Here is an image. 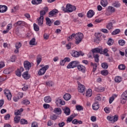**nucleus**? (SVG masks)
Wrapping results in <instances>:
<instances>
[{
	"mask_svg": "<svg viewBox=\"0 0 127 127\" xmlns=\"http://www.w3.org/2000/svg\"><path fill=\"white\" fill-rule=\"evenodd\" d=\"M62 9L63 10V11H64V12H72V11L76 10V6L74 5H72L70 4H67L66 5V8H65L64 6H63L62 7Z\"/></svg>",
	"mask_w": 127,
	"mask_h": 127,
	"instance_id": "f257e3e1",
	"label": "nucleus"
},
{
	"mask_svg": "<svg viewBox=\"0 0 127 127\" xmlns=\"http://www.w3.org/2000/svg\"><path fill=\"white\" fill-rule=\"evenodd\" d=\"M84 37V35L81 32L77 33L75 34L74 38L75 39V44H79L80 42H82V39Z\"/></svg>",
	"mask_w": 127,
	"mask_h": 127,
	"instance_id": "f03ea898",
	"label": "nucleus"
},
{
	"mask_svg": "<svg viewBox=\"0 0 127 127\" xmlns=\"http://www.w3.org/2000/svg\"><path fill=\"white\" fill-rule=\"evenodd\" d=\"M49 68V65H46L45 66L42 67L41 69H39L38 71V75L39 76H42L45 74V72H46V70L48 69Z\"/></svg>",
	"mask_w": 127,
	"mask_h": 127,
	"instance_id": "7ed1b4c3",
	"label": "nucleus"
},
{
	"mask_svg": "<svg viewBox=\"0 0 127 127\" xmlns=\"http://www.w3.org/2000/svg\"><path fill=\"white\" fill-rule=\"evenodd\" d=\"M79 64V62L77 61H73L70 62L67 66V69H71L72 68H75V67H77L78 64Z\"/></svg>",
	"mask_w": 127,
	"mask_h": 127,
	"instance_id": "20e7f679",
	"label": "nucleus"
},
{
	"mask_svg": "<svg viewBox=\"0 0 127 127\" xmlns=\"http://www.w3.org/2000/svg\"><path fill=\"white\" fill-rule=\"evenodd\" d=\"M107 120L111 122V123H115L119 120V117L117 115H115V116H108L107 117Z\"/></svg>",
	"mask_w": 127,
	"mask_h": 127,
	"instance_id": "39448f33",
	"label": "nucleus"
},
{
	"mask_svg": "<svg viewBox=\"0 0 127 127\" xmlns=\"http://www.w3.org/2000/svg\"><path fill=\"white\" fill-rule=\"evenodd\" d=\"M4 95H5L6 97L7 98V100L8 101H10L11 100V93H10V91L8 89H5L4 90Z\"/></svg>",
	"mask_w": 127,
	"mask_h": 127,
	"instance_id": "423d86ee",
	"label": "nucleus"
},
{
	"mask_svg": "<svg viewBox=\"0 0 127 127\" xmlns=\"http://www.w3.org/2000/svg\"><path fill=\"white\" fill-rule=\"evenodd\" d=\"M85 90H86V88H85V86L84 85L81 84V83H78V91L79 93H83L85 92Z\"/></svg>",
	"mask_w": 127,
	"mask_h": 127,
	"instance_id": "0eeeda50",
	"label": "nucleus"
},
{
	"mask_svg": "<svg viewBox=\"0 0 127 127\" xmlns=\"http://www.w3.org/2000/svg\"><path fill=\"white\" fill-rule=\"evenodd\" d=\"M24 67L26 70H29V69L31 68V64L28 61H25L24 62Z\"/></svg>",
	"mask_w": 127,
	"mask_h": 127,
	"instance_id": "6e6552de",
	"label": "nucleus"
},
{
	"mask_svg": "<svg viewBox=\"0 0 127 127\" xmlns=\"http://www.w3.org/2000/svg\"><path fill=\"white\" fill-rule=\"evenodd\" d=\"M92 52L93 54H95V53H100L102 54L103 53V50L102 48H96L92 50Z\"/></svg>",
	"mask_w": 127,
	"mask_h": 127,
	"instance_id": "1a4fd4ad",
	"label": "nucleus"
},
{
	"mask_svg": "<svg viewBox=\"0 0 127 127\" xmlns=\"http://www.w3.org/2000/svg\"><path fill=\"white\" fill-rule=\"evenodd\" d=\"M44 20V18L40 17L37 19V22L39 25V26H43V21Z\"/></svg>",
	"mask_w": 127,
	"mask_h": 127,
	"instance_id": "9d476101",
	"label": "nucleus"
},
{
	"mask_svg": "<svg viewBox=\"0 0 127 127\" xmlns=\"http://www.w3.org/2000/svg\"><path fill=\"white\" fill-rule=\"evenodd\" d=\"M92 109L94 111H98L99 109H100V105L99 103L96 101L93 105H92Z\"/></svg>",
	"mask_w": 127,
	"mask_h": 127,
	"instance_id": "9b49d317",
	"label": "nucleus"
},
{
	"mask_svg": "<svg viewBox=\"0 0 127 127\" xmlns=\"http://www.w3.org/2000/svg\"><path fill=\"white\" fill-rule=\"evenodd\" d=\"M22 76L25 80H28L30 78V75L28 74V71H25Z\"/></svg>",
	"mask_w": 127,
	"mask_h": 127,
	"instance_id": "f8f14e48",
	"label": "nucleus"
},
{
	"mask_svg": "<svg viewBox=\"0 0 127 127\" xmlns=\"http://www.w3.org/2000/svg\"><path fill=\"white\" fill-rule=\"evenodd\" d=\"M95 14V12L93 11V10H90L88 11L87 13V16L89 18H91V17H93L94 16V15Z\"/></svg>",
	"mask_w": 127,
	"mask_h": 127,
	"instance_id": "ddd939ff",
	"label": "nucleus"
},
{
	"mask_svg": "<svg viewBox=\"0 0 127 127\" xmlns=\"http://www.w3.org/2000/svg\"><path fill=\"white\" fill-rule=\"evenodd\" d=\"M54 113H55V114H56L57 115H61V113H62V110H61V108H55L54 110Z\"/></svg>",
	"mask_w": 127,
	"mask_h": 127,
	"instance_id": "4468645a",
	"label": "nucleus"
},
{
	"mask_svg": "<svg viewBox=\"0 0 127 127\" xmlns=\"http://www.w3.org/2000/svg\"><path fill=\"white\" fill-rule=\"evenodd\" d=\"M64 114L66 115V116H70V114L71 113V110L68 107H66L64 110Z\"/></svg>",
	"mask_w": 127,
	"mask_h": 127,
	"instance_id": "2eb2a0df",
	"label": "nucleus"
},
{
	"mask_svg": "<svg viewBox=\"0 0 127 127\" xmlns=\"http://www.w3.org/2000/svg\"><path fill=\"white\" fill-rule=\"evenodd\" d=\"M77 69L79 71H81L83 73H85V66H83V65H77Z\"/></svg>",
	"mask_w": 127,
	"mask_h": 127,
	"instance_id": "dca6fc26",
	"label": "nucleus"
},
{
	"mask_svg": "<svg viewBox=\"0 0 127 127\" xmlns=\"http://www.w3.org/2000/svg\"><path fill=\"white\" fill-rule=\"evenodd\" d=\"M64 99L65 101H69V100L71 99V95L69 93H66L64 95Z\"/></svg>",
	"mask_w": 127,
	"mask_h": 127,
	"instance_id": "f3484780",
	"label": "nucleus"
},
{
	"mask_svg": "<svg viewBox=\"0 0 127 127\" xmlns=\"http://www.w3.org/2000/svg\"><path fill=\"white\" fill-rule=\"evenodd\" d=\"M92 94L93 93L92 92V89H89L86 91V97H88V98H90V97H92Z\"/></svg>",
	"mask_w": 127,
	"mask_h": 127,
	"instance_id": "a211bd4d",
	"label": "nucleus"
},
{
	"mask_svg": "<svg viewBox=\"0 0 127 127\" xmlns=\"http://www.w3.org/2000/svg\"><path fill=\"white\" fill-rule=\"evenodd\" d=\"M56 104L57 105H58V104H60V105H62V106H64V105H65V101H63L61 99H58L56 101Z\"/></svg>",
	"mask_w": 127,
	"mask_h": 127,
	"instance_id": "6ab92c4d",
	"label": "nucleus"
},
{
	"mask_svg": "<svg viewBox=\"0 0 127 127\" xmlns=\"http://www.w3.org/2000/svg\"><path fill=\"white\" fill-rule=\"evenodd\" d=\"M112 5L114 6V7H121V3H120L119 1H116L113 3Z\"/></svg>",
	"mask_w": 127,
	"mask_h": 127,
	"instance_id": "aec40b11",
	"label": "nucleus"
},
{
	"mask_svg": "<svg viewBox=\"0 0 127 127\" xmlns=\"http://www.w3.org/2000/svg\"><path fill=\"white\" fill-rule=\"evenodd\" d=\"M100 3L102 6L106 7L108 5V0H101Z\"/></svg>",
	"mask_w": 127,
	"mask_h": 127,
	"instance_id": "412c9836",
	"label": "nucleus"
},
{
	"mask_svg": "<svg viewBox=\"0 0 127 127\" xmlns=\"http://www.w3.org/2000/svg\"><path fill=\"white\" fill-rule=\"evenodd\" d=\"M52 100L51 97L49 96H46L44 98V102H45V103H51Z\"/></svg>",
	"mask_w": 127,
	"mask_h": 127,
	"instance_id": "4be33fe9",
	"label": "nucleus"
},
{
	"mask_svg": "<svg viewBox=\"0 0 127 127\" xmlns=\"http://www.w3.org/2000/svg\"><path fill=\"white\" fill-rule=\"evenodd\" d=\"M42 2V0H32V3L33 4H40Z\"/></svg>",
	"mask_w": 127,
	"mask_h": 127,
	"instance_id": "5701e85b",
	"label": "nucleus"
},
{
	"mask_svg": "<svg viewBox=\"0 0 127 127\" xmlns=\"http://www.w3.org/2000/svg\"><path fill=\"white\" fill-rule=\"evenodd\" d=\"M0 10L1 11L0 12H5V11L7 10V6L6 5H2V7L0 8Z\"/></svg>",
	"mask_w": 127,
	"mask_h": 127,
	"instance_id": "b1692460",
	"label": "nucleus"
},
{
	"mask_svg": "<svg viewBox=\"0 0 127 127\" xmlns=\"http://www.w3.org/2000/svg\"><path fill=\"white\" fill-rule=\"evenodd\" d=\"M46 21L47 25H48L49 26H51V24H52V22L51 21V20H50V18H49V17H47L46 18Z\"/></svg>",
	"mask_w": 127,
	"mask_h": 127,
	"instance_id": "393cba45",
	"label": "nucleus"
},
{
	"mask_svg": "<svg viewBox=\"0 0 127 127\" xmlns=\"http://www.w3.org/2000/svg\"><path fill=\"white\" fill-rule=\"evenodd\" d=\"M107 11L109 12H115V8L112 6H109L107 8Z\"/></svg>",
	"mask_w": 127,
	"mask_h": 127,
	"instance_id": "a878e982",
	"label": "nucleus"
},
{
	"mask_svg": "<svg viewBox=\"0 0 127 127\" xmlns=\"http://www.w3.org/2000/svg\"><path fill=\"white\" fill-rule=\"evenodd\" d=\"M72 56H73V57H79V56H80V53L76 51H74Z\"/></svg>",
	"mask_w": 127,
	"mask_h": 127,
	"instance_id": "bb28decb",
	"label": "nucleus"
},
{
	"mask_svg": "<svg viewBox=\"0 0 127 127\" xmlns=\"http://www.w3.org/2000/svg\"><path fill=\"white\" fill-rule=\"evenodd\" d=\"M115 98H117V95L114 94L111 97L109 98V104H111L115 100Z\"/></svg>",
	"mask_w": 127,
	"mask_h": 127,
	"instance_id": "cd10ccee",
	"label": "nucleus"
},
{
	"mask_svg": "<svg viewBox=\"0 0 127 127\" xmlns=\"http://www.w3.org/2000/svg\"><path fill=\"white\" fill-rule=\"evenodd\" d=\"M115 81L116 83H120V82H122V77L119 76L115 77Z\"/></svg>",
	"mask_w": 127,
	"mask_h": 127,
	"instance_id": "c85d7f7f",
	"label": "nucleus"
},
{
	"mask_svg": "<svg viewBox=\"0 0 127 127\" xmlns=\"http://www.w3.org/2000/svg\"><path fill=\"white\" fill-rule=\"evenodd\" d=\"M57 12L55 11V10H52L49 12V17H52V16H54V15L56 14Z\"/></svg>",
	"mask_w": 127,
	"mask_h": 127,
	"instance_id": "c756f323",
	"label": "nucleus"
},
{
	"mask_svg": "<svg viewBox=\"0 0 127 127\" xmlns=\"http://www.w3.org/2000/svg\"><path fill=\"white\" fill-rule=\"evenodd\" d=\"M106 28H107V29H109V30L112 29V28H113V23L111 22L107 24V25H106Z\"/></svg>",
	"mask_w": 127,
	"mask_h": 127,
	"instance_id": "7c9ffc66",
	"label": "nucleus"
},
{
	"mask_svg": "<svg viewBox=\"0 0 127 127\" xmlns=\"http://www.w3.org/2000/svg\"><path fill=\"white\" fill-rule=\"evenodd\" d=\"M93 57L95 59V62L98 63L99 62V57H100V56H99V54H97L96 55L94 54Z\"/></svg>",
	"mask_w": 127,
	"mask_h": 127,
	"instance_id": "2f4dec72",
	"label": "nucleus"
},
{
	"mask_svg": "<svg viewBox=\"0 0 127 127\" xmlns=\"http://www.w3.org/2000/svg\"><path fill=\"white\" fill-rule=\"evenodd\" d=\"M122 97L123 100H127V90L123 93Z\"/></svg>",
	"mask_w": 127,
	"mask_h": 127,
	"instance_id": "473e14b6",
	"label": "nucleus"
},
{
	"mask_svg": "<svg viewBox=\"0 0 127 127\" xmlns=\"http://www.w3.org/2000/svg\"><path fill=\"white\" fill-rule=\"evenodd\" d=\"M22 104L23 105H25V106H27V105H29L30 104V102L27 99H25L23 100Z\"/></svg>",
	"mask_w": 127,
	"mask_h": 127,
	"instance_id": "72a5a7b5",
	"label": "nucleus"
},
{
	"mask_svg": "<svg viewBox=\"0 0 127 127\" xmlns=\"http://www.w3.org/2000/svg\"><path fill=\"white\" fill-rule=\"evenodd\" d=\"M46 14V12L44 11V10H41L40 11V17H42L44 18V15Z\"/></svg>",
	"mask_w": 127,
	"mask_h": 127,
	"instance_id": "f704fd0d",
	"label": "nucleus"
},
{
	"mask_svg": "<svg viewBox=\"0 0 127 127\" xmlns=\"http://www.w3.org/2000/svg\"><path fill=\"white\" fill-rule=\"evenodd\" d=\"M35 41V38H33L29 42L30 45H36Z\"/></svg>",
	"mask_w": 127,
	"mask_h": 127,
	"instance_id": "c9c22d12",
	"label": "nucleus"
},
{
	"mask_svg": "<svg viewBox=\"0 0 127 127\" xmlns=\"http://www.w3.org/2000/svg\"><path fill=\"white\" fill-rule=\"evenodd\" d=\"M118 69H119V70H126V65H125V64H120L118 66Z\"/></svg>",
	"mask_w": 127,
	"mask_h": 127,
	"instance_id": "e433bc0d",
	"label": "nucleus"
},
{
	"mask_svg": "<svg viewBox=\"0 0 127 127\" xmlns=\"http://www.w3.org/2000/svg\"><path fill=\"white\" fill-rule=\"evenodd\" d=\"M101 67H102L103 69H108L109 65L107 64V63H103L101 64Z\"/></svg>",
	"mask_w": 127,
	"mask_h": 127,
	"instance_id": "4c0bfd02",
	"label": "nucleus"
},
{
	"mask_svg": "<svg viewBox=\"0 0 127 127\" xmlns=\"http://www.w3.org/2000/svg\"><path fill=\"white\" fill-rule=\"evenodd\" d=\"M118 43L119 45H121V46H124V45L126 44V42L124 40H119L118 41Z\"/></svg>",
	"mask_w": 127,
	"mask_h": 127,
	"instance_id": "58836bf2",
	"label": "nucleus"
},
{
	"mask_svg": "<svg viewBox=\"0 0 127 127\" xmlns=\"http://www.w3.org/2000/svg\"><path fill=\"white\" fill-rule=\"evenodd\" d=\"M121 31V30L119 29H116L115 31H114L112 33V35H116L117 34H119Z\"/></svg>",
	"mask_w": 127,
	"mask_h": 127,
	"instance_id": "ea45409f",
	"label": "nucleus"
},
{
	"mask_svg": "<svg viewBox=\"0 0 127 127\" xmlns=\"http://www.w3.org/2000/svg\"><path fill=\"white\" fill-rule=\"evenodd\" d=\"M107 44L110 46L113 45L114 44V40L112 39L111 38H110L107 42Z\"/></svg>",
	"mask_w": 127,
	"mask_h": 127,
	"instance_id": "a19ab883",
	"label": "nucleus"
},
{
	"mask_svg": "<svg viewBox=\"0 0 127 127\" xmlns=\"http://www.w3.org/2000/svg\"><path fill=\"white\" fill-rule=\"evenodd\" d=\"M101 73L103 76H107L108 75V74H109V72H108L107 70L104 69L103 70L101 71Z\"/></svg>",
	"mask_w": 127,
	"mask_h": 127,
	"instance_id": "79ce46f5",
	"label": "nucleus"
},
{
	"mask_svg": "<svg viewBox=\"0 0 127 127\" xmlns=\"http://www.w3.org/2000/svg\"><path fill=\"white\" fill-rule=\"evenodd\" d=\"M74 118H75V116H73V115H71L67 118L66 122H69V123H71V122H72Z\"/></svg>",
	"mask_w": 127,
	"mask_h": 127,
	"instance_id": "37998d69",
	"label": "nucleus"
},
{
	"mask_svg": "<svg viewBox=\"0 0 127 127\" xmlns=\"http://www.w3.org/2000/svg\"><path fill=\"white\" fill-rule=\"evenodd\" d=\"M19 121H20V117L19 116H15L14 118V122L16 124H18L19 123Z\"/></svg>",
	"mask_w": 127,
	"mask_h": 127,
	"instance_id": "c03bdc74",
	"label": "nucleus"
},
{
	"mask_svg": "<svg viewBox=\"0 0 127 127\" xmlns=\"http://www.w3.org/2000/svg\"><path fill=\"white\" fill-rule=\"evenodd\" d=\"M91 65L93 66V72H95V71H96V69H97V64L95 63L93 64V63H91Z\"/></svg>",
	"mask_w": 127,
	"mask_h": 127,
	"instance_id": "a18cd8bd",
	"label": "nucleus"
},
{
	"mask_svg": "<svg viewBox=\"0 0 127 127\" xmlns=\"http://www.w3.org/2000/svg\"><path fill=\"white\" fill-rule=\"evenodd\" d=\"M34 29L35 31H39V26L36 23H34Z\"/></svg>",
	"mask_w": 127,
	"mask_h": 127,
	"instance_id": "49530a36",
	"label": "nucleus"
},
{
	"mask_svg": "<svg viewBox=\"0 0 127 127\" xmlns=\"http://www.w3.org/2000/svg\"><path fill=\"white\" fill-rule=\"evenodd\" d=\"M21 25V21H18L14 24V27H17V26H20Z\"/></svg>",
	"mask_w": 127,
	"mask_h": 127,
	"instance_id": "de8ad7c7",
	"label": "nucleus"
},
{
	"mask_svg": "<svg viewBox=\"0 0 127 127\" xmlns=\"http://www.w3.org/2000/svg\"><path fill=\"white\" fill-rule=\"evenodd\" d=\"M20 124L21 125H27L28 122L25 119H21L20 120Z\"/></svg>",
	"mask_w": 127,
	"mask_h": 127,
	"instance_id": "09e8293b",
	"label": "nucleus"
},
{
	"mask_svg": "<svg viewBox=\"0 0 127 127\" xmlns=\"http://www.w3.org/2000/svg\"><path fill=\"white\" fill-rule=\"evenodd\" d=\"M22 46V45L20 42H18L15 44V48L18 49H19V48H20V47H21Z\"/></svg>",
	"mask_w": 127,
	"mask_h": 127,
	"instance_id": "8fccbe9b",
	"label": "nucleus"
},
{
	"mask_svg": "<svg viewBox=\"0 0 127 127\" xmlns=\"http://www.w3.org/2000/svg\"><path fill=\"white\" fill-rule=\"evenodd\" d=\"M76 108L77 111H83V107L81 106V105H77Z\"/></svg>",
	"mask_w": 127,
	"mask_h": 127,
	"instance_id": "3c124183",
	"label": "nucleus"
},
{
	"mask_svg": "<svg viewBox=\"0 0 127 127\" xmlns=\"http://www.w3.org/2000/svg\"><path fill=\"white\" fill-rule=\"evenodd\" d=\"M41 58H40L39 56H38L37 57V64L38 65L39 64H40V62H41Z\"/></svg>",
	"mask_w": 127,
	"mask_h": 127,
	"instance_id": "603ef678",
	"label": "nucleus"
},
{
	"mask_svg": "<svg viewBox=\"0 0 127 127\" xmlns=\"http://www.w3.org/2000/svg\"><path fill=\"white\" fill-rule=\"evenodd\" d=\"M16 76H18V77H20L21 76V71L19 69H18L16 71Z\"/></svg>",
	"mask_w": 127,
	"mask_h": 127,
	"instance_id": "864d4df0",
	"label": "nucleus"
},
{
	"mask_svg": "<svg viewBox=\"0 0 127 127\" xmlns=\"http://www.w3.org/2000/svg\"><path fill=\"white\" fill-rule=\"evenodd\" d=\"M4 119L6 120L7 121L8 120H9V119H10V115H9V114H8L7 115H6L4 117Z\"/></svg>",
	"mask_w": 127,
	"mask_h": 127,
	"instance_id": "5fc2aeb1",
	"label": "nucleus"
},
{
	"mask_svg": "<svg viewBox=\"0 0 127 127\" xmlns=\"http://www.w3.org/2000/svg\"><path fill=\"white\" fill-rule=\"evenodd\" d=\"M18 10V7H14L13 9H11V12H16Z\"/></svg>",
	"mask_w": 127,
	"mask_h": 127,
	"instance_id": "6e6d98bb",
	"label": "nucleus"
},
{
	"mask_svg": "<svg viewBox=\"0 0 127 127\" xmlns=\"http://www.w3.org/2000/svg\"><path fill=\"white\" fill-rule=\"evenodd\" d=\"M75 34H72L67 39L68 41H69L70 40V39H73L74 38H75Z\"/></svg>",
	"mask_w": 127,
	"mask_h": 127,
	"instance_id": "4d7b16f0",
	"label": "nucleus"
},
{
	"mask_svg": "<svg viewBox=\"0 0 127 127\" xmlns=\"http://www.w3.org/2000/svg\"><path fill=\"white\" fill-rule=\"evenodd\" d=\"M51 119L53 120V121H55L56 120H57V116L56 115H53L51 117Z\"/></svg>",
	"mask_w": 127,
	"mask_h": 127,
	"instance_id": "13d9d810",
	"label": "nucleus"
},
{
	"mask_svg": "<svg viewBox=\"0 0 127 127\" xmlns=\"http://www.w3.org/2000/svg\"><path fill=\"white\" fill-rule=\"evenodd\" d=\"M72 44L71 43H69L68 44H66L65 46V47L67 48V50H69V49H71V45Z\"/></svg>",
	"mask_w": 127,
	"mask_h": 127,
	"instance_id": "bf43d9fd",
	"label": "nucleus"
},
{
	"mask_svg": "<svg viewBox=\"0 0 127 127\" xmlns=\"http://www.w3.org/2000/svg\"><path fill=\"white\" fill-rule=\"evenodd\" d=\"M104 111L106 114H109L110 111V108L109 107H105L104 108Z\"/></svg>",
	"mask_w": 127,
	"mask_h": 127,
	"instance_id": "052dcab7",
	"label": "nucleus"
},
{
	"mask_svg": "<svg viewBox=\"0 0 127 127\" xmlns=\"http://www.w3.org/2000/svg\"><path fill=\"white\" fill-rule=\"evenodd\" d=\"M15 60H16V57L15 56H13L11 57V62H15Z\"/></svg>",
	"mask_w": 127,
	"mask_h": 127,
	"instance_id": "680f3d73",
	"label": "nucleus"
},
{
	"mask_svg": "<svg viewBox=\"0 0 127 127\" xmlns=\"http://www.w3.org/2000/svg\"><path fill=\"white\" fill-rule=\"evenodd\" d=\"M43 107H44V109H49V108H50V105L49 104H44L43 105Z\"/></svg>",
	"mask_w": 127,
	"mask_h": 127,
	"instance_id": "e2e57ef3",
	"label": "nucleus"
},
{
	"mask_svg": "<svg viewBox=\"0 0 127 127\" xmlns=\"http://www.w3.org/2000/svg\"><path fill=\"white\" fill-rule=\"evenodd\" d=\"M11 27H12V24H8L7 25V28H6V29L7 30H10V29H11Z\"/></svg>",
	"mask_w": 127,
	"mask_h": 127,
	"instance_id": "0e129e2a",
	"label": "nucleus"
},
{
	"mask_svg": "<svg viewBox=\"0 0 127 127\" xmlns=\"http://www.w3.org/2000/svg\"><path fill=\"white\" fill-rule=\"evenodd\" d=\"M3 73H4V74H8L10 72H9V69L8 68H7L3 70Z\"/></svg>",
	"mask_w": 127,
	"mask_h": 127,
	"instance_id": "69168bd1",
	"label": "nucleus"
},
{
	"mask_svg": "<svg viewBox=\"0 0 127 127\" xmlns=\"http://www.w3.org/2000/svg\"><path fill=\"white\" fill-rule=\"evenodd\" d=\"M49 38V35L48 34L45 33L44 34V39H45L46 40H47Z\"/></svg>",
	"mask_w": 127,
	"mask_h": 127,
	"instance_id": "338daca9",
	"label": "nucleus"
},
{
	"mask_svg": "<svg viewBox=\"0 0 127 127\" xmlns=\"http://www.w3.org/2000/svg\"><path fill=\"white\" fill-rule=\"evenodd\" d=\"M58 125H59V127H63L64 126H65V123L64 122L60 123H59Z\"/></svg>",
	"mask_w": 127,
	"mask_h": 127,
	"instance_id": "774afa93",
	"label": "nucleus"
}]
</instances>
